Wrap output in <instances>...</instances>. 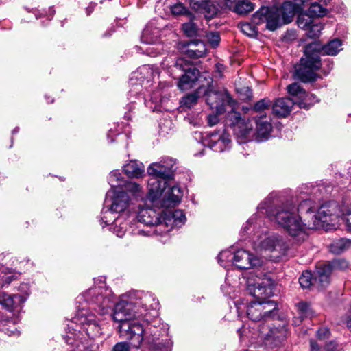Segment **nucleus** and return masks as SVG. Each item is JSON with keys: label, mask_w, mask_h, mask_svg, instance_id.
I'll list each match as a JSON object with an SVG mask.
<instances>
[{"label": "nucleus", "mask_w": 351, "mask_h": 351, "mask_svg": "<svg viewBox=\"0 0 351 351\" xmlns=\"http://www.w3.org/2000/svg\"><path fill=\"white\" fill-rule=\"evenodd\" d=\"M246 290L258 300L252 302L247 307V315L252 322L247 328L245 326L238 330L242 340H248L251 344L258 346L262 344L276 346L286 337L284 327L271 328L269 322L276 315L277 304L271 300H264L272 292V280L250 273L246 277Z\"/></svg>", "instance_id": "f257e3e1"}, {"label": "nucleus", "mask_w": 351, "mask_h": 351, "mask_svg": "<svg viewBox=\"0 0 351 351\" xmlns=\"http://www.w3.org/2000/svg\"><path fill=\"white\" fill-rule=\"evenodd\" d=\"M77 313L67 324L64 339L71 346V351H91L82 342L83 332L90 339H96L102 334V328L95 315L108 314L114 305V295L106 286H94L79 295L76 299Z\"/></svg>", "instance_id": "f03ea898"}, {"label": "nucleus", "mask_w": 351, "mask_h": 351, "mask_svg": "<svg viewBox=\"0 0 351 351\" xmlns=\"http://www.w3.org/2000/svg\"><path fill=\"white\" fill-rule=\"evenodd\" d=\"M338 211L337 204L334 202L324 204L317 210L311 200L306 199L298 206L290 201L284 202L272 216L291 237L303 241L307 237V228L318 229L335 221Z\"/></svg>", "instance_id": "7ed1b4c3"}, {"label": "nucleus", "mask_w": 351, "mask_h": 351, "mask_svg": "<svg viewBox=\"0 0 351 351\" xmlns=\"http://www.w3.org/2000/svg\"><path fill=\"white\" fill-rule=\"evenodd\" d=\"M176 161L170 158L152 163L147 168L150 178L147 182L148 193L145 194L143 188L134 182H126L123 190L135 206L140 203L146 204L149 201L153 203L163 195V204L167 206H172L180 202L182 197L181 188L174 184L173 167Z\"/></svg>", "instance_id": "20e7f679"}, {"label": "nucleus", "mask_w": 351, "mask_h": 351, "mask_svg": "<svg viewBox=\"0 0 351 351\" xmlns=\"http://www.w3.org/2000/svg\"><path fill=\"white\" fill-rule=\"evenodd\" d=\"M119 332L129 340L134 348L141 344L152 351H171L173 342L167 336V326L158 320L150 322L147 319L140 322L135 319L117 322Z\"/></svg>", "instance_id": "39448f33"}, {"label": "nucleus", "mask_w": 351, "mask_h": 351, "mask_svg": "<svg viewBox=\"0 0 351 351\" xmlns=\"http://www.w3.org/2000/svg\"><path fill=\"white\" fill-rule=\"evenodd\" d=\"M278 206L271 210L267 202L261 203L258 207V213L252 216L241 229L243 233H253V248L256 251L269 254L275 261L286 255L289 245L282 236L267 231L261 215L266 213L270 220L279 225L272 216Z\"/></svg>", "instance_id": "423d86ee"}, {"label": "nucleus", "mask_w": 351, "mask_h": 351, "mask_svg": "<svg viewBox=\"0 0 351 351\" xmlns=\"http://www.w3.org/2000/svg\"><path fill=\"white\" fill-rule=\"evenodd\" d=\"M205 97L207 104L211 109H215L217 114H222L226 110V106L231 108L227 114L226 124L232 130L239 143H244L251 140L252 125L241 119L240 113L235 111L237 103L226 90H208L205 93Z\"/></svg>", "instance_id": "0eeeda50"}, {"label": "nucleus", "mask_w": 351, "mask_h": 351, "mask_svg": "<svg viewBox=\"0 0 351 351\" xmlns=\"http://www.w3.org/2000/svg\"><path fill=\"white\" fill-rule=\"evenodd\" d=\"M158 306L154 294L141 291L132 292L121 297L110 316L114 322L135 319L145 317L149 311L156 314Z\"/></svg>", "instance_id": "6e6552de"}, {"label": "nucleus", "mask_w": 351, "mask_h": 351, "mask_svg": "<svg viewBox=\"0 0 351 351\" xmlns=\"http://www.w3.org/2000/svg\"><path fill=\"white\" fill-rule=\"evenodd\" d=\"M298 9L295 3L290 1L277 8L262 7L253 14L252 21L256 25L265 24L267 29L275 31L282 25L291 23Z\"/></svg>", "instance_id": "1a4fd4ad"}, {"label": "nucleus", "mask_w": 351, "mask_h": 351, "mask_svg": "<svg viewBox=\"0 0 351 351\" xmlns=\"http://www.w3.org/2000/svg\"><path fill=\"white\" fill-rule=\"evenodd\" d=\"M146 204H138L132 207V217L138 221L136 226L131 225L130 228L134 235L150 236L153 234L161 235L158 227L162 223V213L158 214L155 210L149 208Z\"/></svg>", "instance_id": "9d476101"}, {"label": "nucleus", "mask_w": 351, "mask_h": 351, "mask_svg": "<svg viewBox=\"0 0 351 351\" xmlns=\"http://www.w3.org/2000/svg\"><path fill=\"white\" fill-rule=\"evenodd\" d=\"M320 46L317 42H313L305 47L304 57L300 60V64L295 69V77L304 82L316 80L317 75L315 71L321 66L318 51Z\"/></svg>", "instance_id": "9b49d317"}, {"label": "nucleus", "mask_w": 351, "mask_h": 351, "mask_svg": "<svg viewBox=\"0 0 351 351\" xmlns=\"http://www.w3.org/2000/svg\"><path fill=\"white\" fill-rule=\"evenodd\" d=\"M158 69L154 66L143 65L139 67L132 73L130 78V95H143L145 103L148 106L146 95L143 90L149 91L148 88L152 85L150 82L158 77Z\"/></svg>", "instance_id": "f8f14e48"}, {"label": "nucleus", "mask_w": 351, "mask_h": 351, "mask_svg": "<svg viewBox=\"0 0 351 351\" xmlns=\"http://www.w3.org/2000/svg\"><path fill=\"white\" fill-rule=\"evenodd\" d=\"M102 227L110 226V230L118 237H122L128 230V222L122 215L114 212L105 204L101 213Z\"/></svg>", "instance_id": "ddd939ff"}, {"label": "nucleus", "mask_w": 351, "mask_h": 351, "mask_svg": "<svg viewBox=\"0 0 351 351\" xmlns=\"http://www.w3.org/2000/svg\"><path fill=\"white\" fill-rule=\"evenodd\" d=\"M105 204L120 215L129 209L132 210L133 206L128 195L122 189H110L106 193Z\"/></svg>", "instance_id": "4468645a"}, {"label": "nucleus", "mask_w": 351, "mask_h": 351, "mask_svg": "<svg viewBox=\"0 0 351 351\" xmlns=\"http://www.w3.org/2000/svg\"><path fill=\"white\" fill-rule=\"evenodd\" d=\"M348 263L343 258H335L327 265L317 267L314 281L325 287L330 282V276L333 271H343L348 267Z\"/></svg>", "instance_id": "2eb2a0df"}, {"label": "nucleus", "mask_w": 351, "mask_h": 351, "mask_svg": "<svg viewBox=\"0 0 351 351\" xmlns=\"http://www.w3.org/2000/svg\"><path fill=\"white\" fill-rule=\"evenodd\" d=\"M175 68L184 72L178 82V86L182 90L191 88L198 79L199 71L191 67L189 62L183 58H178L174 65Z\"/></svg>", "instance_id": "dca6fc26"}, {"label": "nucleus", "mask_w": 351, "mask_h": 351, "mask_svg": "<svg viewBox=\"0 0 351 351\" xmlns=\"http://www.w3.org/2000/svg\"><path fill=\"white\" fill-rule=\"evenodd\" d=\"M204 143L215 152H222L230 147L231 139L226 129L223 128L204 137Z\"/></svg>", "instance_id": "f3484780"}, {"label": "nucleus", "mask_w": 351, "mask_h": 351, "mask_svg": "<svg viewBox=\"0 0 351 351\" xmlns=\"http://www.w3.org/2000/svg\"><path fill=\"white\" fill-rule=\"evenodd\" d=\"M162 223L158 228L161 231V235L171 231L173 227H180L186 221V217L181 210L173 211L166 210L162 212Z\"/></svg>", "instance_id": "a211bd4d"}, {"label": "nucleus", "mask_w": 351, "mask_h": 351, "mask_svg": "<svg viewBox=\"0 0 351 351\" xmlns=\"http://www.w3.org/2000/svg\"><path fill=\"white\" fill-rule=\"evenodd\" d=\"M263 263L262 258L253 255L247 250H239L234 252V266L239 269L258 267Z\"/></svg>", "instance_id": "6ab92c4d"}, {"label": "nucleus", "mask_w": 351, "mask_h": 351, "mask_svg": "<svg viewBox=\"0 0 351 351\" xmlns=\"http://www.w3.org/2000/svg\"><path fill=\"white\" fill-rule=\"evenodd\" d=\"M295 104L296 101L289 97L279 98L273 104V113L278 117H286L290 114Z\"/></svg>", "instance_id": "aec40b11"}, {"label": "nucleus", "mask_w": 351, "mask_h": 351, "mask_svg": "<svg viewBox=\"0 0 351 351\" xmlns=\"http://www.w3.org/2000/svg\"><path fill=\"white\" fill-rule=\"evenodd\" d=\"M25 300L26 297L21 295H9L4 292L0 293V305L8 311H12L14 308Z\"/></svg>", "instance_id": "412c9836"}, {"label": "nucleus", "mask_w": 351, "mask_h": 351, "mask_svg": "<svg viewBox=\"0 0 351 351\" xmlns=\"http://www.w3.org/2000/svg\"><path fill=\"white\" fill-rule=\"evenodd\" d=\"M271 125L265 117H261L256 121V140L264 141L269 138L271 131Z\"/></svg>", "instance_id": "4be33fe9"}, {"label": "nucleus", "mask_w": 351, "mask_h": 351, "mask_svg": "<svg viewBox=\"0 0 351 351\" xmlns=\"http://www.w3.org/2000/svg\"><path fill=\"white\" fill-rule=\"evenodd\" d=\"M159 36V29L153 24L149 23L143 31L141 40L143 43L154 45L158 40Z\"/></svg>", "instance_id": "5701e85b"}, {"label": "nucleus", "mask_w": 351, "mask_h": 351, "mask_svg": "<svg viewBox=\"0 0 351 351\" xmlns=\"http://www.w3.org/2000/svg\"><path fill=\"white\" fill-rule=\"evenodd\" d=\"M186 53L191 58L202 57L206 51L205 44L199 40H191L186 45Z\"/></svg>", "instance_id": "b1692460"}, {"label": "nucleus", "mask_w": 351, "mask_h": 351, "mask_svg": "<svg viewBox=\"0 0 351 351\" xmlns=\"http://www.w3.org/2000/svg\"><path fill=\"white\" fill-rule=\"evenodd\" d=\"M123 168L125 173L130 178H141L145 172L143 165L136 160H131Z\"/></svg>", "instance_id": "393cba45"}, {"label": "nucleus", "mask_w": 351, "mask_h": 351, "mask_svg": "<svg viewBox=\"0 0 351 351\" xmlns=\"http://www.w3.org/2000/svg\"><path fill=\"white\" fill-rule=\"evenodd\" d=\"M320 46V49L318 51V54L322 53L329 56H335L341 50L342 43L341 40L335 38L326 45L322 46L320 43H317Z\"/></svg>", "instance_id": "a878e982"}, {"label": "nucleus", "mask_w": 351, "mask_h": 351, "mask_svg": "<svg viewBox=\"0 0 351 351\" xmlns=\"http://www.w3.org/2000/svg\"><path fill=\"white\" fill-rule=\"evenodd\" d=\"M190 7L199 12L206 14L215 12V7L211 3V0H190Z\"/></svg>", "instance_id": "bb28decb"}, {"label": "nucleus", "mask_w": 351, "mask_h": 351, "mask_svg": "<svg viewBox=\"0 0 351 351\" xmlns=\"http://www.w3.org/2000/svg\"><path fill=\"white\" fill-rule=\"evenodd\" d=\"M351 246V240L345 239V238H340L334 240L330 245H329V250L332 253L335 254H339L346 250H348Z\"/></svg>", "instance_id": "cd10ccee"}, {"label": "nucleus", "mask_w": 351, "mask_h": 351, "mask_svg": "<svg viewBox=\"0 0 351 351\" xmlns=\"http://www.w3.org/2000/svg\"><path fill=\"white\" fill-rule=\"evenodd\" d=\"M232 8L236 13L245 15L254 10L255 5L248 0H241L238 1Z\"/></svg>", "instance_id": "c85d7f7f"}, {"label": "nucleus", "mask_w": 351, "mask_h": 351, "mask_svg": "<svg viewBox=\"0 0 351 351\" xmlns=\"http://www.w3.org/2000/svg\"><path fill=\"white\" fill-rule=\"evenodd\" d=\"M296 101V105L300 108L308 109L311 106L318 102V99L313 94L307 93L304 91V94L301 96L299 100Z\"/></svg>", "instance_id": "c756f323"}, {"label": "nucleus", "mask_w": 351, "mask_h": 351, "mask_svg": "<svg viewBox=\"0 0 351 351\" xmlns=\"http://www.w3.org/2000/svg\"><path fill=\"white\" fill-rule=\"evenodd\" d=\"M218 262L223 267L234 266V252L226 250L220 252L218 256Z\"/></svg>", "instance_id": "7c9ffc66"}, {"label": "nucleus", "mask_w": 351, "mask_h": 351, "mask_svg": "<svg viewBox=\"0 0 351 351\" xmlns=\"http://www.w3.org/2000/svg\"><path fill=\"white\" fill-rule=\"evenodd\" d=\"M108 181L111 189H122L121 187L123 186L125 183L121 173L118 170L112 171L110 173Z\"/></svg>", "instance_id": "2f4dec72"}, {"label": "nucleus", "mask_w": 351, "mask_h": 351, "mask_svg": "<svg viewBox=\"0 0 351 351\" xmlns=\"http://www.w3.org/2000/svg\"><path fill=\"white\" fill-rule=\"evenodd\" d=\"M321 3L326 4V0H320L319 3H314L311 5L307 12L313 17H321L327 14V9Z\"/></svg>", "instance_id": "473e14b6"}, {"label": "nucleus", "mask_w": 351, "mask_h": 351, "mask_svg": "<svg viewBox=\"0 0 351 351\" xmlns=\"http://www.w3.org/2000/svg\"><path fill=\"white\" fill-rule=\"evenodd\" d=\"M199 97V96L197 92L188 94L185 97H182V99H181L180 107L183 108H185L187 109L193 107L197 103Z\"/></svg>", "instance_id": "72a5a7b5"}, {"label": "nucleus", "mask_w": 351, "mask_h": 351, "mask_svg": "<svg viewBox=\"0 0 351 351\" xmlns=\"http://www.w3.org/2000/svg\"><path fill=\"white\" fill-rule=\"evenodd\" d=\"M313 23V18L306 12L300 13L297 18L298 27L303 29H307Z\"/></svg>", "instance_id": "f704fd0d"}, {"label": "nucleus", "mask_w": 351, "mask_h": 351, "mask_svg": "<svg viewBox=\"0 0 351 351\" xmlns=\"http://www.w3.org/2000/svg\"><path fill=\"white\" fill-rule=\"evenodd\" d=\"M161 95H162V91L158 90L154 92L150 95V101L152 103L155 104L154 107L150 106V108L153 109V111H155V110L158 111V110H160V106L165 100V98L163 97H162Z\"/></svg>", "instance_id": "c9c22d12"}, {"label": "nucleus", "mask_w": 351, "mask_h": 351, "mask_svg": "<svg viewBox=\"0 0 351 351\" xmlns=\"http://www.w3.org/2000/svg\"><path fill=\"white\" fill-rule=\"evenodd\" d=\"M16 278V275L13 274L10 270L6 269L0 274V285L4 287L8 285L11 282Z\"/></svg>", "instance_id": "e433bc0d"}, {"label": "nucleus", "mask_w": 351, "mask_h": 351, "mask_svg": "<svg viewBox=\"0 0 351 351\" xmlns=\"http://www.w3.org/2000/svg\"><path fill=\"white\" fill-rule=\"evenodd\" d=\"M287 91L289 95L296 97V100H299L305 90L298 84L293 83L287 86Z\"/></svg>", "instance_id": "4c0bfd02"}, {"label": "nucleus", "mask_w": 351, "mask_h": 351, "mask_svg": "<svg viewBox=\"0 0 351 351\" xmlns=\"http://www.w3.org/2000/svg\"><path fill=\"white\" fill-rule=\"evenodd\" d=\"M312 280L311 273L308 271H305L299 278V283L304 289L309 288L313 285Z\"/></svg>", "instance_id": "58836bf2"}, {"label": "nucleus", "mask_w": 351, "mask_h": 351, "mask_svg": "<svg viewBox=\"0 0 351 351\" xmlns=\"http://www.w3.org/2000/svg\"><path fill=\"white\" fill-rule=\"evenodd\" d=\"M241 31L245 35L253 37L257 34L256 27L249 23H243L239 24Z\"/></svg>", "instance_id": "ea45409f"}, {"label": "nucleus", "mask_w": 351, "mask_h": 351, "mask_svg": "<svg viewBox=\"0 0 351 351\" xmlns=\"http://www.w3.org/2000/svg\"><path fill=\"white\" fill-rule=\"evenodd\" d=\"M324 28V25L322 23H313L310 27H308V29H307L306 30H308L307 32V36L309 37V38H315V37H318L320 34H321V31Z\"/></svg>", "instance_id": "a19ab883"}, {"label": "nucleus", "mask_w": 351, "mask_h": 351, "mask_svg": "<svg viewBox=\"0 0 351 351\" xmlns=\"http://www.w3.org/2000/svg\"><path fill=\"white\" fill-rule=\"evenodd\" d=\"M182 29L184 34L189 37L194 36L197 33V27L193 21L184 23L182 25Z\"/></svg>", "instance_id": "79ce46f5"}, {"label": "nucleus", "mask_w": 351, "mask_h": 351, "mask_svg": "<svg viewBox=\"0 0 351 351\" xmlns=\"http://www.w3.org/2000/svg\"><path fill=\"white\" fill-rule=\"evenodd\" d=\"M298 313L301 318L308 317L312 315V311L309 305L306 302H300L297 305Z\"/></svg>", "instance_id": "37998d69"}, {"label": "nucleus", "mask_w": 351, "mask_h": 351, "mask_svg": "<svg viewBox=\"0 0 351 351\" xmlns=\"http://www.w3.org/2000/svg\"><path fill=\"white\" fill-rule=\"evenodd\" d=\"M206 38L207 41L213 47L219 45L220 42V36L217 32H210L206 33Z\"/></svg>", "instance_id": "c03bdc74"}, {"label": "nucleus", "mask_w": 351, "mask_h": 351, "mask_svg": "<svg viewBox=\"0 0 351 351\" xmlns=\"http://www.w3.org/2000/svg\"><path fill=\"white\" fill-rule=\"evenodd\" d=\"M171 13L173 15L188 14L189 12L182 3H176L171 7Z\"/></svg>", "instance_id": "a18cd8bd"}, {"label": "nucleus", "mask_w": 351, "mask_h": 351, "mask_svg": "<svg viewBox=\"0 0 351 351\" xmlns=\"http://www.w3.org/2000/svg\"><path fill=\"white\" fill-rule=\"evenodd\" d=\"M271 105V101L267 98H264L257 101L254 106V110L256 112H261L268 108Z\"/></svg>", "instance_id": "49530a36"}, {"label": "nucleus", "mask_w": 351, "mask_h": 351, "mask_svg": "<svg viewBox=\"0 0 351 351\" xmlns=\"http://www.w3.org/2000/svg\"><path fill=\"white\" fill-rule=\"evenodd\" d=\"M160 45H156L154 47H149L145 49L147 54L150 56H156L160 53Z\"/></svg>", "instance_id": "de8ad7c7"}, {"label": "nucleus", "mask_w": 351, "mask_h": 351, "mask_svg": "<svg viewBox=\"0 0 351 351\" xmlns=\"http://www.w3.org/2000/svg\"><path fill=\"white\" fill-rule=\"evenodd\" d=\"M112 351H130V348L127 343L120 342L113 347Z\"/></svg>", "instance_id": "09e8293b"}, {"label": "nucleus", "mask_w": 351, "mask_h": 351, "mask_svg": "<svg viewBox=\"0 0 351 351\" xmlns=\"http://www.w3.org/2000/svg\"><path fill=\"white\" fill-rule=\"evenodd\" d=\"M225 69V66L220 63L215 64V77L221 78L223 76V72Z\"/></svg>", "instance_id": "8fccbe9b"}, {"label": "nucleus", "mask_w": 351, "mask_h": 351, "mask_svg": "<svg viewBox=\"0 0 351 351\" xmlns=\"http://www.w3.org/2000/svg\"><path fill=\"white\" fill-rule=\"evenodd\" d=\"M228 279L226 278V282L224 285H221V290L225 295L231 296V293L234 291V287L230 286L227 282Z\"/></svg>", "instance_id": "3c124183"}, {"label": "nucleus", "mask_w": 351, "mask_h": 351, "mask_svg": "<svg viewBox=\"0 0 351 351\" xmlns=\"http://www.w3.org/2000/svg\"><path fill=\"white\" fill-rule=\"evenodd\" d=\"M296 33L294 30H289L287 31L285 34L283 36V40L285 41H291L296 38Z\"/></svg>", "instance_id": "603ef678"}, {"label": "nucleus", "mask_w": 351, "mask_h": 351, "mask_svg": "<svg viewBox=\"0 0 351 351\" xmlns=\"http://www.w3.org/2000/svg\"><path fill=\"white\" fill-rule=\"evenodd\" d=\"M343 219L346 223L348 230L351 231V209L343 215Z\"/></svg>", "instance_id": "864d4df0"}, {"label": "nucleus", "mask_w": 351, "mask_h": 351, "mask_svg": "<svg viewBox=\"0 0 351 351\" xmlns=\"http://www.w3.org/2000/svg\"><path fill=\"white\" fill-rule=\"evenodd\" d=\"M329 335V330L327 328H321L317 330V335L319 339H324L327 337Z\"/></svg>", "instance_id": "5fc2aeb1"}, {"label": "nucleus", "mask_w": 351, "mask_h": 351, "mask_svg": "<svg viewBox=\"0 0 351 351\" xmlns=\"http://www.w3.org/2000/svg\"><path fill=\"white\" fill-rule=\"evenodd\" d=\"M219 121L218 117L216 114H210L208 117V123L209 125L213 126L215 125Z\"/></svg>", "instance_id": "6e6d98bb"}, {"label": "nucleus", "mask_w": 351, "mask_h": 351, "mask_svg": "<svg viewBox=\"0 0 351 351\" xmlns=\"http://www.w3.org/2000/svg\"><path fill=\"white\" fill-rule=\"evenodd\" d=\"M239 0H223L227 8L232 9Z\"/></svg>", "instance_id": "4d7b16f0"}, {"label": "nucleus", "mask_w": 351, "mask_h": 351, "mask_svg": "<svg viewBox=\"0 0 351 351\" xmlns=\"http://www.w3.org/2000/svg\"><path fill=\"white\" fill-rule=\"evenodd\" d=\"M346 323L348 328L351 331V309L346 317Z\"/></svg>", "instance_id": "13d9d810"}, {"label": "nucleus", "mask_w": 351, "mask_h": 351, "mask_svg": "<svg viewBox=\"0 0 351 351\" xmlns=\"http://www.w3.org/2000/svg\"><path fill=\"white\" fill-rule=\"evenodd\" d=\"M311 351H321L319 346L313 340L311 341Z\"/></svg>", "instance_id": "bf43d9fd"}, {"label": "nucleus", "mask_w": 351, "mask_h": 351, "mask_svg": "<svg viewBox=\"0 0 351 351\" xmlns=\"http://www.w3.org/2000/svg\"><path fill=\"white\" fill-rule=\"evenodd\" d=\"M94 9V5L90 4L87 8H86V13L88 15H89Z\"/></svg>", "instance_id": "052dcab7"}, {"label": "nucleus", "mask_w": 351, "mask_h": 351, "mask_svg": "<svg viewBox=\"0 0 351 351\" xmlns=\"http://www.w3.org/2000/svg\"><path fill=\"white\" fill-rule=\"evenodd\" d=\"M21 289H25V295H29V292H28L29 287H28V285L27 284L21 285Z\"/></svg>", "instance_id": "680f3d73"}, {"label": "nucleus", "mask_w": 351, "mask_h": 351, "mask_svg": "<svg viewBox=\"0 0 351 351\" xmlns=\"http://www.w3.org/2000/svg\"><path fill=\"white\" fill-rule=\"evenodd\" d=\"M19 131V128H15L13 130H12V133H16L18 132Z\"/></svg>", "instance_id": "e2e57ef3"}, {"label": "nucleus", "mask_w": 351, "mask_h": 351, "mask_svg": "<svg viewBox=\"0 0 351 351\" xmlns=\"http://www.w3.org/2000/svg\"><path fill=\"white\" fill-rule=\"evenodd\" d=\"M50 11H51L52 14L55 12V10L53 8H50Z\"/></svg>", "instance_id": "0e129e2a"}, {"label": "nucleus", "mask_w": 351, "mask_h": 351, "mask_svg": "<svg viewBox=\"0 0 351 351\" xmlns=\"http://www.w3.org/2000/svg\"><path fill=\"white\" fill-rule=\"evenodd\" d=\"M248 91L250 92V94H252V90H248Z\"/></svg>", "instance_id": "69168bd1"}, {"label": "nucleus", "mask_w": 351, "mask_h": 351, "mask_svg": "<svg viewBox=\"0 0 351 351\" xmlns=\"http://www.w3.org/2000/svg\"><path fill=\"white\" fill-rule=\"evenodd\" d=\"M47 102H48V103H51V102H53V100L48 101Z\"/></svg>", "instance_id": "338daca9"}, {"label": "nucleus", "mask_w": 351, "mask_h": 351, "mask_svg": "<svg viewBox=\"0 0 351 351\" xmlns=\"http://www.w3.org/2000/svg\"><path fill=\"white\" fill-rule=\"evenodd\" d=\"M241 351H249V350H241Z\"/></svg>", "instance_id": "774afa93"}]
</instances>
